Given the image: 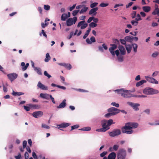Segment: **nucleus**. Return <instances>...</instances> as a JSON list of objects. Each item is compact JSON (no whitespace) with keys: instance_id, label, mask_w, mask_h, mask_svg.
Segmentation results:
<instances>
[{"instance_id":"nucleus-1","label":"nucleus","mask_w":159,"mask_h":159,"mask_svg":"<svg viewBox=\"0 0 159 159\" xmlns=\"http://www.w3.org/2000/svg\"><path fill=\"white\" fill-rule=\"evenodd\" d=\"M114 91L117 92L118 94H120L121 96L124 98H130L131 93H129V92L130 91V90H127L124 89H120L115 90Z\"/></svg>"},{"instance_id":"nucleus-2","label":"nucleus","mask_w":159,"mask_h":159,"mask_svg":"<svg viewBox=\"0 0 159 159\" xmlns=\"http://www.w3.org/2000/svg\"><path fill=\"white\" fill-rule=\"evenodd\" d=\"M101 125L102 128L97 129L96 130V131L105 132L110 128L108 127L107 120H102L101 121Z\"/></svg>"},{"instance_id":"nucleus-3","label":"nucleus","mask_w":159,"mask_h":159,"mask_svg":"<svg viewBox=\"0 0 159 159\" xmlns=\"http://www.w3.org/2000/svg\"><path fill=\"white\" fill-rule=\"evenodd\" d=\"M158 93V90L148 87L146 88L143 90V93L147 95H153L157 94Z\"/></svg>"},{"instance_id":"nucleus-4","label":"nucleus","mask_w":159,"mask_h":159,"mask_svg":"<svg viewBox=\"0 0 159 159\" xmlns=\"http://www.w3.org/2000/svg\"><path fill=\"white\" fill-rule=\"evenodd\" d=\"M126 156V151L123 149H120L117 154L118 159H125Z\"/></svg>"},{"instance_id":"nucleus-5","label":"nucleus","mask_w":159,"mask_h":159,"mask_svg":"<svg viewBox=\"0 0 159 159\" xmlns=\"http://www.w3.org/2000/svg\"><path fill=\"white\" fill-rule=\"evenodd\" d=\"M108 133L110 136L114 137L120 134L121 132L120 129H116L113 130L111 132H109Z\"/></svg>"},{"instance_id":"nucleus-6","label":"nucleus","mask_w":159,"mask_h":159,"mask_svg":"<svg viewBox=\"0 0 159 159\" xmlns=\"http://www.w3.org/2000/svg\"><path fill=\"white\" fill-rule=\"evenodd\" d=\"M77 20V17L74 16L73 18H70L66 21V25L68 26H70L75 24Z\"/></svg>"},{"instance_id":"nucleus-7","label":"nucleus","mask_w":159,"mask_h":159,"mask_svg":"<svg viewBox=\"0 0 159 159\" xmlns=\"http://www.w3.org/2000/svg\"><path fill=\"white\" fill-rule=\"evenodd\" d=\"M125 128L128 129L136 128L138 127V124L135 122H128L125 124Z\"/></svg>"},{"instance_id":"nucleus-8","label":"nucleus","mask_w":159,"mask_h":159,"mask_svg":"<svg viewBox=\"0 0 159 159\" xmlns=\"http://www.w3.org/2000/svg\"><path fill=\"white\" fill-rule=\"evenodd\" d=\"M107 111L110 112L113 116H114L120 113V110L114 107H111L107 109Z\"/></svg>"},{"instance_id":"nucleus-9","label":"nucleus","mask_w":159,"mask_h":159,"mask_svg":"<svg viewBox=\"0 0 159 159\" xmlns=\"http://www.w3.org/2000/svg\"><path fill=\"white\" fill-rule=\"evenodd\" d=\"M18 75L15 73L7 74V76L11 82H12L18 77Z\"/></svg>"},{"instance_id":"nucleus-10","label":"nucleus","mask_w":159,"mask_h":159,"mask_svg":"<svg viewBox=\"0 0 159 159\" xmlns=\"http://www.w3.org/2000/svg\"><path fill=\"white\" fill-rule=\"evenodd\" d=\"M127 103L132 107L135 111H137L139 110L138 107L140 106L139 103H134L130 102H128Z\"/></svg>"},{"instance_id":"nucleus-11","label":"nucleus","mask_w":159,"mask_h":159,"mask_svg":"<svg viewBox=\"0 0 159 159\" xmlns=\"http://www.w3.org/2000/svg\"><path fill=\"white\" fill-rule=\"evenodd\" d=\"M43 113L42 111H37L33 112L32 114V116L34 118H38L42 117Z\"/></svg>"},{"instance_id":"nucleus-12","label":"nucleus","mask_w":159,"mask_h":159,"mask_svg":"<svg viewBox=\"0 0 159 159\" xmlns=\"http://www.w3.org/2000/svg\"><path fill=\"white\" fill-rule=\"evenodd\" d=\"M145 78L148 81L151 83L155 84H157L158 83V81L152 77L146 76H145Z\"/></svg>"},{"instance_id":"nucleus-13","label":"nucleus","mask_w":159,"mask_h":159,"mask_svg":"<svg viewBox=\"0 0 159 159\" xmlns=\"http://www.w3.org/2000/svg\"><path fill=\"white\" fill-rule=\"evenodd\" d=\"M85 20H82L79 22L77 25V26L78 28L80 27V29L83 30L88 25L87 23H85Z\"/></svg>"},{"instance_id":"nucleus-14","label":"nucleus","mask_w":159,"mask_h":159,"mask_svg":"<svg viewBox=\"0 0 159 159\" xmlns=\"http://www.w3.org/2000/svg\"><path fill=\"white\" fill-rule=\"evenodd\" d=\"M125 127V125L121 128V131L123 133H126L129 134L133 133V131L131 130L132 129H128Z\"/></svg>"},{"instance_id":"nucleus-15","label":"nucleus","mask_w":159,"mask_h":159,"mask_svg":"<svg viewBox=\"0 0 159 159\" xmlns=\"http://www.w3.org/2000/svg\"><path fill=\"white\" fill-rule=\"evenodd\" d=\"M37 86L39 88L42 90H46L48 89V86L44 85L40 81L38 82Z\"/></svg>"},{"instance_id":"nucleus-16","label":"nucleus","mask_w":159,"mask_h":159,"mask_svg":"<svg viewBox=\"0 0 159 159\" xmlns=\"http://www.w3.org/2000/svg\"><path fill=\"white\" fill-rule=\"evenodd\" d=\"M66 99H64L62 102L59 105V106H57V108L58 109H60L64 108L66 105Z\"/></svg>"},{"instance_id":"nucleus-17","label":"nucleus","mask_w":159,"mask_h":159,"mask_svg":"<svg viewBox=\"0 0 159 159\" xmlns=\"http://www.w3.org/2000/svg\"><path fill=\"white\" fill-rule=\"evenodd\" d=\"M50 95H49L46 93H41L39 95V96L42 98L49 100V97Z\"/></svg>"},{"instance_id":"nucleus-18","label":"nucleus","mask_w":159,"mask_h":159,"mask_svg":"<svg viewBox=\"0 0 159 159\" xmlns=\"http://www.w3.org/2000/svg\"><path fill=\"white\" fill-rule=\"evenodd\" d=\"M118 48L120 51V53L122 55H124L125 54V51L124 47L121 45L119 46Z\"/></svg>"},{"instance_id":"nucleus-19","label":"nucleus","mask_w":159,"mask_h":159,"mask_svg":"<svg viewBox=\"0 0 159 159\" xmlns=\"http://www.w3.org/2000/svg\"><path fill=\"white\" fill-rule=\"evenodd\" d=\"M28 105L30 107V108L34 109H38L39 108V106L37 104H29Z\"/></svg>"},{"instance_id":"nucleus-20","label":"nucleus","mask_w":159,"mask_h":159,"mask_svg":"<svg viewBox=\"0 0 159 159\" xmlns=\"http://www.w3.org/2000/svg\"><path fill=\"white\" fill-rule=\"evenodd\" d=\"M116 157V154L112 152H111L108 156L107 159H115Z\"/></svg>"},{"instance_id":"nucleus-21","label":"nucleus","mask_w":159,"mask_h":159,"mask_svg":"<svg viewBox=\"0 0 159 159\" xmlns=\"http://www.w3.org/2000/svg\"><path fill=\"white\" fill-rule=\"evenodd\" d=\"M125 48L128 53H130L132 48V44H126L125 45Z\"/></svg>"},{"instance_id":"nucleus-22","label":"nucleus","mask_w":159,"mask_h":159,"mask_svg":"<svg viewBox=\"0 0 159 159\" xmlns=\"http://www.w3.org/2000/svg\"><path fill=\"white\" fill-rule=\"evenodd\" d=\"M21 66H22V70L23 71H25L26 70L28 67L29 66V64L28 63H27L25 64V63L24 62H22L21 64Z\"/></svg>"},{"instance_id":"nucleus-23","label":"nucleus","mask_w":159,"mask_h":159,"mask_svg":"<svg viewBox=\"0 0 159 159\" xmlns=\"http://www.w3.org/2000/svg\"><path fill=\"white\" fill-rule=\"evenodd\" d=\"M142 9L144 11L147 13L150 11L151 7L150 6H145L142 7Z\"/></svg>"},{"instance_id":"nucleus-24","label":"nucleus","mask_w":159,"mask_h":159,"mask_svg":"<svg viewBox=\"0 0 159 159\" xmlns=\"http://www.w3.org/2000/svg\"><path fill=\"white\" fill-rule=\"evenodd\" d=\"M125 39L126 41L131 42L133 40V37L131 36H128L125 37Z\"/></svg>"},{"instance_id":"nucleus-25","label":"nucleus","mask_w":159,"mask_h":159,"mask_svg":"<svg viewBox=\"0 0 159 159\" xmlns=\"http://www.w3.org/2000/svg\"><path fill=\"white\" fill-rule=\"evenodd\" d=\"M34 70L39 75H42V72H41V69L40 67H34Z\"/></svg>"},{"instance_id":"nucleus-26","label":"nucleus","mask_w":159,"mask_h":159,"mask_svg":"<svg viewBox=\"0 0 159 159\" xmlns=\"http://www.w3.org/2000/svg\"><path fill=\"white\" fill-rule=\"evenodd\" d=\"M51 86L52 87H57L59 88L62 89L63 90H65L66 89V87L64 86H63L58 85H57L54 83H52L51 84Z\"/></svg>"},{"instance_id":"nucleus-27","label":"nucleus","mask_w":159,"mask_h":159,"mask_svg":"<svg viewBox=\"0 0 159 159\" xmlns=\"http://www.w3.org/2000/svg\"><path fill=\"white\" fill-rule=\"evenodd\" d=\"M146 81L144 80H143L138 82L136 84V86L137 87H139L140 86L142 85L144 83L146 82Z\"/></svg>"},{"instance_id":"nucleus-28","label":"nucleus","mask_w":159,"mask_h":159,"mask_svg":"<svg viewBox=\"0 0 159 159\" xmlns=\"http://www.w3.org/2000/svg\"><path fill=\"white\" fill-rule=\"evenodd\" d=\"M110 46H111L112 47L109 48V51H114L117 48V46L115 44H111Z\"/></svg>"},{"instance_id":"nucleus-29","label":"nucleus","mask_w":159,"mask_h":159,"mask_svg":"<svg viewBox=\"0 0 159 159\" xmlns=\"http://www.w3.org/2000/svg\"><path fill=\"white\" fill-rule=\"evenodd\" d=\"M24 93L23 92H15L13 91L12 93V94L14 96H19L22 95H24Z\"/></svg>"},{"instance_id":"nucleus-30","label":"nucleus","mask_w":159,"mask_h":159,"mask_svg":"<svg viewBox=\"0 0 159 159\" xmlns=\"http://www.w3.org/2000/svg\"><path fill=\"white\" fill-rule=\"evenodd\" d=\"M51 59L50 56L48 53H47L46 55V58L44 59V61L45 62H48Z\"/></svg>"},{"instance_id":"nucleus-31","label":"nucleus","mask_w":159,"mask_h":159,"mask_svg":"<svg viewBox=\"0 0 159 159\" xmlns=\"http://www.w3.org/2000/svg\"><path fill=\"white\" fill-rule=\"evenodd\" d=\"M132 47L133 48L134 52L135 53L136 52L138 47L137 44L135 43H132Z\"/></svg>"},{"instance_id":"nucleus-32","label":"nucleus","mask_w":159,"mask_h":159,"mask_svg":"<svg viewBox=\"0 0 159 159\" xmlns=\"http://www.w3.org/2000/svg\"><path fill=\"white\" fill-rule=\"evenodd\" d=\"M68 18L67 16V14L66 13L63 14L61 17V20L62 21H65Z\"/></svg>"},{"instance_id":"nucleus-33","label":"nucleus","mask_w":159,"mask_h":159,"mask_svg":"<svg viewBox=\"0 0 159 159\" xmlns=\"http://www.w3.org/2000/svg\"><path fill=\"white\" fill-rule=\"evenodd\" d=\"M89 15H93V16H95L97 14V12L93 8L91 9L89 12Z\"/></svg>"},{"instance_id":"nucleus-34","label":"nucleus","mask_w":159,"mask_h":159,"mask_svg":"<svg viewBox=\"0 0 159 159\" xmlns=\"http://www.w3.org/2000/svg\"><path fill=\"white\" fill-rule=\"evenodd\" d=\"M91 129V128L90 127H87L83 128L80 129H79V130H82V131H89Z\"/></svg>"},{"instance_id":"nucleus-35","label":"nucleus","mask_w":159,"mask_h":159,"mask_svg":"<svg viewBox=\"0 0 159 159\" xmlns=\"http://www.w3.org/2000/svg\"><path fill=\"white\" fill-rule=\"evenodd\" d=\"M107 126L108 128H110V125L114 123H113V120L112 119H110L108 120H107Z\"/></svg>"},{"instance_id":"nucleus-36","label":"nucleus","mask_w":159,"mask_h":159,"mask_svg":"<svg viewBox=\"0 0 159 159\" xmlns=\"http://www.w3.org/2000/svg\"><path fill=\"white\" fill-rule=\"evenodd\" d=\"M88 7H84L80 11V14H82L85 12L88 9Z\"/></svg>"},{"instance_id":"nucleus-37","label":"nucleus","mask_w":159,"mask_h":159,"mask_svg":"<svg viewBox=\"0 0 159 159\" xmlns=\"http://www.w3.org/2000/svg\"><path fill=\"white\" fill-rule=\"evenodd\" d=\"M89 27L90 28H94L96 27L97 25V24L96 23H95L94 22H91L89 25Z\"/></svg>"},{"instance_id":"nucleus-38","label":"nucleus","mask_w":159,"mask_h":159,"mask_svg":"<svg viewBox=\"0 0 159 159\" xmlns=\"http://www.w3.org/2000/svg\"><path fill=\"white\" fill-rule=\"evenodd\" d=\"M131 23L132 25L134 26H136L138 24V21L136 20H132L131 21Z\"/></svg>"},{"instance_id":"nucleus-39","label":"nucleus","mask_w":159,"mask_h":159,"mask_svg":"<svg viewBox=\"0 0 159 159\" xmlns=\"http://www.w3.org/2000/svg\"><path fill=\"white\" fill-rule=\"evenodd\" d=\"M43 8L46 11H48L50 9V6L48 5H44Z\"/></svg>"},{"instance_id":"nucleus-40","label":"nucleus","mask_w":159,"mask_h":159,"mask_svg":"<svg viewBox=\"0 0 159 159\" xmlns=\"http://www.w3.org/2000/svg\"><path fill=\"white\" fill-rule=\"evenodd\" d=\"M98 4V3L97 2H94L92 4H91L90 5V7L91 8H93L94 7H96Z\"/></svg>"},{"instance_id":"nucleus-41","label":"nucleus","mask_w":159,"mask_h":159,"mask_svg":"<svg viewBox=\"0 0 159 159\" xmlns=\"http://www.w3.org/2000/svg\"><path fill=\"white\" fill-rule=\"evenodd\" d=\"M65 66H64V67H65L68 69L70 70L72 68L70 64L65 63Z\"/></svg>"},{"instance_id":"nucleus-42","label":"nucleus","mask_w":159,"mask_h":159,"mask_svg":"<svg viewBox=\"0 0 159 159\" xmlns=\"http://www.w3.org/2000/svg\"><path fill=\"white\" fill-rule=\"evenodd\" d=\"M79 11V10H75L73 11L72 13V15L74 16H76Z\"/></svg>"},{"instance_id":"nucleus-43","label":"nucleus","mask_w":159,"mask_h":159,"mask_svg":"<svg viewBox=\"0 0 159 159\" xmlns=\"http://www.w3.org/2000/svg\"><path fill=\"white\" fill-rule=\"evenodd\" d=\"M43 74L45 76L48 77V78H50L52 77L50 75L48 74L47 72L46 71H45L44 72Z\"/></svg>"},{"instance_id":"nucleus-44","label":"nucleus","mask_w":159,"mask_h":159,"mask_svg":"<svg viewBox=\"0 0 159 159\" xmlns=\"http://www.w3.org/2000/svg\"><path fill=\"white\" fill-rule=\"evenodd\" d=\"M74 89L75 90L78 91L80 92H88V91L86 90H85L82 89Z\"/></svg>"},{"instance_id":"nucleus-45","label":"nucleus","mask_w":159,"mask_h":159,"mask_svg":"<svg viewBox=\"0 0 159 159\" xmlns=\"http://www.w3.org/2000/svg\"><path fill=\"white\" fill-rule=\"evenodd\" d=\"M131 17L133 19L135 18L136 16V11H133L131 14Z\"/></svg>"},{"instance_id":"nucleus-46","label":"nucleus","mask_w":159,"mask_h":159,"mask_svg":"<svg viewBox=\"0 0 159 159\" xmlns=\"http://www.w3.org/2000/svg\"><path fill=\"white\" fill-rule=\"evenodd\" d=\"M79 127V125H75L73 126H72L71 127V131L73 129H77Z\"/></svg>"},{"instance_id":"nucleus-47","label":"nucleus","mask_w":159,"mask_h":159,"mask_svg":"<svg viewBox=\"0 0 159 159\" xmlns=\"http://www.w3.org/2000/svg\"><path fill=\"white\" fill-rule=\"evenodd\" d=\"M158 52H155L152 54V56L153 57L155 58L158 55Z\"/></svg>"},{"instance_id":"nucleus-48","label":"nucleus","mask_w":159,"mask_h":159,"mask_svg":"<svg viewBox=\"0 0 159 159\" xmlns=\"http://www.w3.org/2000/svg\"><path fill=\"white\" fill-rule=\"evenodd\" d=\"M108 5V3H101L100 5L99 6L101 7H106Z\"/></svg>"},{"instance_id":"nucleus-49","label":"nucleus","mask_w":159,"mask_h":159,"mask_svg":"<svg viewBox=\"0 0 159 159\" xmlns=\"http://www.w3.org/2000/svg\"><path fill=\"white\" fill-rule=\"evenodd\" d=\"M62 124L64 128L70 125V123H62Z\"/></svg>"},{"instance_id":"nucleus-50","label":"nucleus","mask_w":159,"mask_h":159,"mask_svg":"<svg viewBox=\"0 0 159 159\" xmlns=\"http://www.w3.org/2000/svg\"><path fill=\"white\" fill-rule=\"evenodd\" d=\"M111 104L116 107H119V104L118 103H116L115 102H112Z\"/></svg>"},{"instance_id":"nucleus-51","label":"nucleus","mask_w":159,"mask_h":159,"mask_svg":"<svg viewBox=\"0 0 159 159\" xmlns=\"http://www.w3.org/2000/svg\"><path fill=\"white\" fill-rule=\"evenodd\" d=\"M136 15L137 17L135 19L136 20H137V21H139L142 20V19L141 18L139 14H137Z\"/></svg>"},{"instance_id":"nucleus-52","label":"nucleus","mask_w":159,"mask_h":159,"mask_svg":"<svg viewBox=\"0 0 159 159\" xmlns=\"http://www.w3.org/2000/svg\"><path fill=\"white\" fill-rule=\"evenodd\" d=\"M118 60L119 62H122L123 61V57L121 56H118Z\"/></svg>"},{"instance_id":"nucleus-53","label":"nucleus","mask_w":159,"mask_h":159,"mask_svg":"<svg viewBox=\"0 0 159 159\" xmlns=\"http://www.w3.org/2000/svg\"><path fill=\"white\" fill-rule=\"evenodd\" d=\"M159 71H155L152 74V77H154L157 76L159 73Z\"/></svg>"},{"instance_id":"nucleus-54","label":"nucleus","mask_w":159,"mask_h":159,"mask_svg":"<svg viewBox=\"0 0 159 159\" xmlns=\"http://www.w3.org/2000/svg\"><path fill=\"white\" fill-rule=\"evenodd\" d=\"M42 127L46 129H49L50 128V127L48 125L43 124H42Z\"/></svg>"},{"instance_id":"nucleus-55","label":"nucleus","mask_w":159,"mask_h":159,"mask_svg":"<svg viewBox=\"0 0 159 159\" xmlns=\"http://www.w3.org/2000/svg\"><path fill=\"white\" fill-rule=\"evenodd\" d=\"M120 42L122 44H124V45H126V40H125V39H120Z\"/></svg>"},{"instance_id":"nucleus-56","label":"nucleus","mask_w":159,"mask_h":159,"mask_svg":"<svg viewBox=\"0 0 159 159\" xmlns=\"http://www.w3.org/2000/svg\"><path fill=\"white\" fill-rule=\"evenodd\" d=\"M119 147V146L117 145H114L113 147V150L115 151H116L118 150V148Z\"/></svg>"},{"instance_id":"nucleus-57","label":"nucleus","mask_w":159,"mask_h":159,"mask_svg":"<svg viewBox=\"0 0 159 159\" xmlns=\"http://www.w3.org/2000/svg\"><path fill=\"white\" fill-rule=\"evenodd\" d=\"M23 107L24 109L27 111H29L30 110V107L29 106L27 107L26 106H24Z\"/></svg>"},{"instance_id":"nucleus-58","label":"nucleus","mask_w":159,"mask_h":159,"mask_svg":"<svg viewBox=\"0 0 159 159\" xmlns=\"http://www.w3.org/2000/svg\"><path fill=\"white\" fill-rule=\"evenodd\" d=\"M107 153V152L106 151H104L100 154V156L101 157H104Z\"/></svg>"},{"instance_id":"nucleus-59","label":"nucleus","mask_w":159,"mask_h":159,"mask_svg":"<svg viewBox=\"0 0 159 159\" xmlns=\"http://www.w3.org/2000/svg\"><path fill=\"white\" fill-rule=\"evenodd\" d=\"M48 24V23H45V24H44L43 23H41V26L42 28H44L45 27L47 26Z\"/></svg>"},{"instance_id":"nucleus-60","label":"nucleus","mask_w":159,"mask_h":159,"mask_svg":"<svg viewBox=\"0 0 159 159\" xmlns=\"http://www.w3.org/2000/svg\"><path fill=\"white\" fill-rule=\"evenodd\" d=\"M27 142L26 140H24L23 141V148H26V146L27 145Z\"/></svg>"},{"instance_id":"nucleus-61","label":"nucleus","mask_w":159,"mask_h":159,"mask_svg":"<svg viewBox=\"0 0 159 159\" xmlns=\"http://www.w3.org/2000/svg\"><path fill=\"white\" fill-rule=\"evenodd\" d=\"M111 113L110 112H108L105 115V116L106 118H109L111 116H112Z\"/></svg>"},{"instance_id":"nucleus-62","label":"nucleus","mask_w":159,"mask_h":159,"mask_svg":"<svg viewBox=\"0 0 159 159\" xmlns=\"http://www.w3.org/2000/svg\"><path fill=\"white\" fill-rule=\"evenodd\" d=\"M50 98L51 101H52V102L54 103V104H55V100H54V98L52 97V95H50V97H49V98Z\"/></svg>"},{"instance_id":"nucleus-63","label":"nucleus","mask_w":159,"mask_h":159,"mask_svg":"<svg viewBox=\"0 0 159 159\" xmlns=\"http://www.w3.org/2000/svg\"><path fill=\"white\" fill-rule=\"evenodd\" d=\"M32 156L34 159H38V157L35 152H33L32 153Z\"/></svg>"},{"instance_id":"nucleus-64","label":"nucleus","mask_w":159,"mask_h":159,"mask_svg":"<svg viewBox=\"0 0 159 159\" xmlns=\"http://www.w3.org/2000/svg\"><path fill=\"white\" fill-rule=\"evenodd\" d=\"M25 159H28L29 157V155L28 153L26 152L25 154Z\"/></svg>"}]
</instances>
